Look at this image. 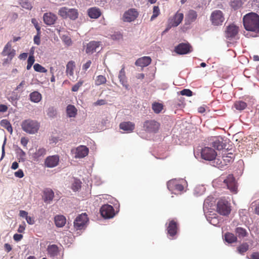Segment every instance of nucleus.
Masks as SVG:
<instances>
[{"mask_svg":"<svg viewBox=\"0 0 259 259\" xmlns=\"http://www.w3.org/2000/svg\"><path fill=\"white\" fill-rule=\"evenodd\" d=\"M243 25L247 31L259 32V16L255 13L246 14L243 18Z\"/></svg>","mask_w":259,"mask_h":259,"instance_id":"nucleus-1","label":"nucleus"},{"mask_svg":"<svg viewBox=\"0 0 259 259\" xmlns=\"http://www.w3.org/2000/svg\"><path fill=\"white\" fill-rule=\"evenodd\" d=\"M21 126L22 130L26 133L34 134L39 130V123L36 120L28 119L22 121Z\"/></svg>","mask_w":259,"mask_h":259,"instance_id":"nucleus-2","label":"nucleus"},{"mask_svg":"<svg viewBox=\"0 0 259 259\" xmlns=\"http://www.w3.org/2000/svg\"><path fill=\"white\" fill-rule=\"evenodd\" d=\"M58 14L63 19L69 18L71 20H76L78 17V12L77 9L68 8L66 7L60 8Z\"/></svg>","mask_w":259,"mask_h":259,"instance_id":"nucleus-3","label":"nucleus"},{"mask_svg":"<svg viewBox=\"0 0 259 259\" xmlns=\"http://www.w3.org/2000/svg\"><path fill=\"white\" fill-rule=\"evenodd\" d=\"M160 123L153 119L147 120L143 122V130L147 133L155 134L158 132Z\"/></svg>","mask_w":259,"mask_h":259,"instance_id":"nucleus-4","label":"nucleus"},{"mask_svg":"<svg viewBox=\"0 0 259 259\" xmlns=\"http://www.w3.org/2000/svg\"><path fill=\"white\" fill-rule=\"evenodd\" d=\"M217 210L218 213L223 215H228L231 212V206L225 199H220L217 203Z\"/></svg>","mask_w":259,"mask_h":259,"instance_id":"nucleus-5","label":"nucleus"},{"mask_svg":"<svg viewBox=\"0 0 259 259\" xmlns=\"http://www.w3.org/2000/svg\"><path fill=\"white\" fill-rule=\"evenodd\" d=\"M210 20L214 26L222 25L225 20L223 13L221 10L213 11L211 14Z\"/></svg>","mask_w":259,"mask_h":259,"instance_id":"nucleus-6","label":"nucleus"},{"mask_svg":"<svg viewBox=\"0 0 259 259\" xmlns=\"http://www.w3.org/2000/svg\"><path fill=\"white\" fill-rule=\"evenodd\" d=\"M88 222V218L85 213L78 215L74 221V227L76 230L83 229Z\"/></svg>","mask_w":259,"mask_h":259,"instance_id":"nucleus-7","label":"nucleus"},{"mask_svg":"<svg viewBox=\"0 0 259 259\" xmlns=\"http://www.w3.org/2000/svg\"><path fill=\"white\" fill-rule=\"evenodd\" d=\"M201 156L204 160L212 161L217 156V153L214 149L205 147L201 150Z\"/></svg>","mask_w":259,"mask_h":259,"instance_id":"nucleus-8","label":"nucleus"},{"mask_svg":"<svg viewBox=\"0 0 259 259\" xmlns=\"http://www.w3.org/2000/svg\"><path fill=\"white\" fill-rule=\"evenodd\" d=\"M101 215L105 219H111L115 215L113 206L109 204H104L100 210Z\"/></svg>","mask_w":259,"mask_h":259,"instance_id":"nucleus-9","label":"nucleus"},{"mask_svg":"<svg viewBox=\"0 0 259 259\" xmlns=\"http://www.w3.org/2000/svg\"><path fill=\"white\" fill-rule=\"evenodd\" d=\"M168 189L171 191L172 193L177 194V192H180L184 190L183 186L179 184L177 179H172L169 181L167 183Z\"/></svg>","mask_w":259,"mask_h":259,"instance_id":"nucleus-10","label":"nucleus"},{"mask_svg":"<svg viewBox=\"0 0 259 259\" xmlns=\"http://www.w3.org/2000/svg\"><path fill=\"white\" fill-rule=\"evenodd\" d=\"M224 182L227 186L228 189L232 192L237 193V186L235 180L232 175H229L227 178L224 180Z\"/></svg>","mask_w":259,"mask_h":259,"instance_id":"nucleus-11","label":"nucleus"},{"mask_svg":"<svg viewBox=\"0 0 259 259\" xmlns=\"http://www.w3.org/2000/svg\"><path fill=\"white\" fill-rule=\"evenodd\" d=\"M210 145L218 150H221L226 147L223 139L221 137H212L210 140Z\"/></svg>","mask_w":259,"mask_h":259,"instance_id":"nucleus-12","label":"nucleus"},{"mask_svg":"<svg viewBox=\"0 0 259 259\" xmlns=\"http://www.w3.org/2000/svg\"><path fill=\"white\" fill-rule=\"evenodd\" d=\"M138 15V12L135 9H130L124 12L122 19L124 22H131L134 21Z\"/></svg>","mask_w":259,"mask_h":259,"instance_id":"nucleus-13","label":"nucleus"},{"mask_svg":"<svg viewBox=\"0 0 259 259\" xmlns=\"http://www.w3.org/2000/svg\"><path fill=\"white\" fill-rule=\"evenodd\" d=\"M191 46L189 44L181 43L175 48V51L178 54H187L192 52Z\"/></svg>","mask_w":259,"mask_h":259,"instance_id":"nucleus-14","label":"nucleus"},{"mask_svg":"<svg viewBox=\"0 0 259 259\" xmlns=\"http://www.w3.org/2000/svg\"><path fill=\"white\" fill-rule=\"evenodd\" d=\"M59 159V156L58 155L49 156L45 159V165L49 168L55 167L58 165Z\"/></svg>","mask_w":259,"mask_h":259,"instance_id":"nucleus-15","label":"nucleus"},{"mask_svg":"<svg viewBox=\"0 0 259 259\" xmlns=\"http://www.w3.org/2000/svg\"><path fill=\"white\" fill-rule=\"evenodd\" d=\"M184 15L182 13L177 12L172 18L169 19V28L178 26L182 21Z\"/></svg>","mask_w":259,"mask_h":259,"instance_id":"nucleus-16","label":"nucleus"},{"mask_svg":"<svg viewBox=\"0 0 259 259\" xmlns=\"http://www.w3.org/2000/svg\"><path fill=\"white\" fill-rule=\"evenodd\" d=\"M101 45L100 41H91L89 42L85 49V52L88 54H92L95 52H99L98 50Z\"/></svg>","mask_w":259,"mask_h":259,"instance_id":"nucleus-17","label":"nucleus"},{"mask_svg":"<svg viewBox=\"0 0 259 259\" xmlns=\"http://www.w3.org/2000/svg\"><path fill=\"white\" fill-rule=\"evenodd\" d=\"M118 78L122 85L124 87L126 90H128L129 85L127 84V77L125 75L124 65H122L121 70L119 71Z\"/></svg>","mask_w":259,"mask_h":259,"instance_id":"nucleus-18","label":"nucleus"},{"mask_svg":"<svg viewBox=\"0 0 259 259\" xmlns=\"http://www.w3.org/2000/svg\"><path fill=\"white\" fill-rule=\"evenodd\" d=\"M238 32V27L234 24H231L227 26L225 31L226 37L231 39L234 38Z\"/></svg>","mask_w":259,"mask_h":259,"instance_id":"nucleus-19","label":"nucleus"},{"mask_svg":"<svg viewBox=\"0 0 259 259\" xmlns=\"http://www.w3.org/2000/svg\"><path fill=\"white\" fill-rule=\"evenodd\" d=\"M89 153V149L85 146H79L75 150V158H82L88 155Z\"/></svg>","mask_w":259,"mask_h":259,"instance_id":"nucleus-20","label":"nucleus"},{"mask_svg":"<svg viewBox=\"0 0 259 259\" xmlns=\"http://www.w3.org/2000/svg\"><path fill=\"white\" fill-rule=\"evenodd\" d=\"M57 19L56 15L52 13H45L43 16L44 22L47 25L50 26L54 24Z\"/></svg>","mask_w":259,"mask_h":259,"instance_id":"nucleus-21","label":"nucleus"},{"mask_svg":"<svg viewBox=\"0 0 259 259\" xmlns=\"http://www.w3.org/2000/svg\"><path fill=\"white\" fill-rule=\"evenodd\" d=\"M198 17L197 13L193 10H190L185 17V24L186 25H190L192 23L195 21Z\"/></svg>","mask_w":259,"mask_h":259,"instance_id":"nucleus-22","label":"nucleus"},{"mask_svg":"<svg viewBox=\"0 0 259 259\" xmlns=\"http://www.w3.org/2000/svg\"><path fill=\"white\" fill-rule=\"evenodd\" d=\"M54 197V193L51 189L47 188L44 191L43 200L48 204H50Z\"/></svg>","mask_w":259,"mask_h":259,"instance_id":"nucleus-23","label":"nucleus"},{"mask_svg":"<svg viewBox=\"0 0 259 259\" xmlns=\"http://www.w3.org/2000/svg\"><path fill=\"white\" fill-rule=\"evenodd\" d=\"M151 62V58L150 57L145 56L137 59L135 62V65L137 66L144 67L148 66Z\"/></svg>","mask_w":259,"mask_h":259,"instance_id":"nucleus-24","label":"nucleus"},{"mask_svg":"<svg viewBox=\"0 0 259 259\" xmlns=\"http://www.w3.org/2000/svg\"><path fill=\"white\" fill-rule=\"evenodd\" d=\"M120 128L127 133H131L135 128V124L132 122H123L119 125Z\"/></svg>","mask_w":259,"mask_h":259,"instance_id":"nucleus-25","label":"nucleus"},{"mask_svg":"<svg viewBox=\"0 0 259 259\" xmlns=\"http://www.w3.org/2000/svg\"><path fill=\"white\" fill-rule=\"evenodd\" d=\"M177 223L174 220L170 221L167 228L168 234L169 236L173 237L177 232Z\"/></svg>","mask_w":259,"mask_h":259,"instance_id":"nucleus-26","label":"nucleus"},{"mask_svg":"<svg viewBox=\"0 0 259 259\" xmlns=\"http://www.w3.org/2000/svg\"><path fill=\"white\" fill-rule=\"evenodd\" d=\"M89 16L92 19H97L101 15V12L99 8L93 7L90 8L88 11Z\"/></svg>","mask_w":259,"mask_h":259,"instance_id":"nucleus-27","label":"nucleus"},{"mask_svg":"<svg viewBox=\"0 0 259 259\" xmlns=\"http://www.w3.org/2000/svg\"><path fill=\"white\" fill-rule=\"evenodd\" d=\"M47 153L46 149L44 147H39L36 149L35 152L33 154V158L35 160H39L43 157Z\"/></svg>","mask_w":259,"mask_h":259,"instance_id":"nucleus-28","label":"nucleus"},{"mask_svg":"<svg viewBox=\"0 0 259 259\" xmlns=\"http://www.w3.org/2000/svg\"><path fill=\"white\" fill-rule=\"evenodd\" d=\"M55 223L57 227H63L66 224V218L61 215H58L55 217Z\"/></svg>","mask_w":259,"mask_h":259,"instance_id":"nucleus-29","label":"nucleus"},{"mask_svg":"<svg viewBox=\"0 0 259 259\" xmlns=\"http://www.w3.org/2000/svg\"><path fill=\"white\" fill-rule=\"evenodd\" d=\"M211 162V164L214 166L217 167L221 170H223L226 168V166L227 164H224L222 163V160L217 158L216 157L212 160V161H210Z\"/></svg>","mask_w":259,"mask_h":259,"instance_id":"nucleus-30","label":"nucleus"},{"mask_svg":"<svg viewBox=\"0 0 259 259\" xmlns=\"http://www.w3.org/2000/svg\"><path fill=\"white\" fill-rule=\"evenodd\" d=\"M66 113L69 117H75L77 114V109L74 105H69L66 108Z\"/></svg>","mask_w":259,"mask_h":259,"instance_id":"nucleus-31","label":"nucleus"},{"mask_svg":"<svg viewBox=\"0 0 259 259\" xmlns=\"http://www.w3.org/2000/svg\"><path fill=\"white\" fill-rule=\"evenodd\" d=\"M30 100L34 103H38L41 99V95L37 91H34L29 95Z\"/></svg>","mask_w":259,"mask_h":259,"instance_id":"nucleus-32","label":"nucleus"},{"mask_svg":"<svg viewBox=\"0 0 259 259\" xmlns=\"http://www.w3.org/2000/svg\"><path fill=\"white\" fill-rule=\"evenodd\" d=\"M243 5L242 0H231L230 2V7L234 10H237L241 8Z\"/></svg>","mask_w":259,"mask_h":259,"instance_id":"nucleus-33","label":"nucleus"},{"mask_svg":"<svg viewBox=\"0 0 259 259\" xmlns=\"http://www.w3.org/2000/svg\"><path fill=\"white\" fill-rule=\"evenodd\" d=\"M207 220L209 222L210 224L214 226L219 225L221 221V220L219 219L218 216L213 214L212 216L207 217Z\"/></svg>","mask_w":259,"mask_h":259,"instance_id":"nucleus-34","label":"nucleus"},{"mask_svg":"<svg viewBox=\"0 0 259 259\" xmlns=\"http://www.w3.org/2000/svg\"><path fill=\"white\" fill-rule=\"evenodd\" d=\"M75 67L74 62L72 61H69L66 65V73L68 75L72 76Z\"/></svg>","mask_w":259,"mask_h":259,"instance_id":"nucleus-35","label":"nucleus"},{"mask_svg":"<svg viewBox=\"0 0 259 259\" xmlns=\"http://www.w3.org/2000/svg\"><path fill=\"white\" fill-rule=\"evenodd\" d=\"M16 154H17V156L18 157L19 161L24 162L26 159V153L25 152L21 149L20 147H17L16 150Z\"/></svg>","mask_w":259,"mask_h":259,"instance_id":"nucleus-36","label":"nucleus"},{"mask_svg":"<svg viewBox=\"0 0 259 259\" xmlns=\"http://www.w3.org/2000/svg\"><path fill=\"white\" fill-rule=\"evenodd\" d=\"M205 188L203 185H198L194 189V194L196 196H201L204 193Z\"/></svg>","mask_w":259,"mask_h":259,"instance_id":"nucleus-37","label":"nucleus"},{"mask_svg":"<svg viewBox=\"0 0 259 259\" xmlns=\"http://www.w3.org/2000/svg\"><path fill=\"white\" fill-rule=\"evenodd\" d=\"M47 250H48L49 254L51 256H54L57 254L58 251V247L56 245L53 244V245L48 246Z\"/></svg>","mask_w":259,"mask_h":259,"instance_id":"nucleus-38","label":"nucleus"},{"mask_svg":"<svg viewBox=\"0 0 259 259\" xmlns=\"http://www.w3.org/2000/svg\"><path fill=\"white\" fill-rule=\"evenodd\" d=\"M225 240L227 242L232 243L237 241V237L232 233H227L225 235Z\"/></svg>","mask_w":259,"mask_h":259,"instance_id":"nucleus-39","label":"nucleus"},{"mask_svg":"<svg viewBox=\"0 0 259 259\" xmlns=\"http://www.w3.org/2000/svg\"><path fill=\"white\" fill-rule=\"evenodd\" d=\"M1 125L7 130L11 134L13 132V128L10 122L7 119H3L0 122Z\"/></svg>","mask_w":259,"mask_h":259,"instance_id":"nucleus-40","label":"nucleus"},{"mask_svg":"<svg viewBox=\"0 0 259 259\" xmlns=\"http://www.w3.org/2000/svg\"><path fill=\"white\" fill-rule=\"evenodd\" d=\"M234 107L236 110L241 111L246 108L247 104L242 101H237L235 102Z\"/></svg>","mask_w":259,"mask_h":259,"instance_id":"nucleus-41","label":"nucleus"},{"mask_svg":"<svg viewBox=\"0 0 259 259\" xmlns=\"http://www.w3.org/2000/svg\"><path fill=\"white\" fill-rule=\"evenodd\" d=\"M235 232L239 238H243L247 236V232L245 229L242 227H237L235 229Z\"/></svg>","mask_w":259,"mask_h":259,"instance_id":"nucleus-42","label":"nucleus"},{"mask_svg":"<svg viewBox=\"0 0 259 259\" xmlns=\"http://www.w3.org/2000/svg\"><path fill=\"white\" fill-rule=\"evenodd\" d=\"M47 114L51 118H55L57 115V109L54 107H50L47 110Z\"/></svg>","mask_w":259,"mask_h":259,"instance_id":"nucleus-43","label":"nucleus"},{"mask_svg":"<svg viewBox=\"0 0 259 259\" xmlns=\"http://www.w3.org/2000/svg\"><path fill=\"white\" fill-rule=\"evenodd\" d=\"M249 248V245L247 243H244L237 247V251L240 254H243Z\"/></svg>","mask_w":259,"mask_h":259,"instance_id":"nucleus-44","label":"nucleus"},{"mask_svg":"<svg viewBox=\"0 0 259 259\" xmlns=\"http://www.w3.org/2000/svg\"><path fill=\"white\" fill-rule=\"evenodd\" d=\"M106 81V78L104 76L100 75L97 76L96 77L95 80V84L99 86L105 83Z\"/></svg>","mask_w":259,"mask_h":259,"instance_id":"nucleus-45","label":"nucleus"},{"mask_svg":"<svg viewBox=\"0 0 259 259\" xmlns=\"http://www.w3.org/2000/svg\"><path fill=\"white\" fill-rule=\"evenodd\" d=\"M163 109V105L159 103H155L152 105V109L156 113H160Z\"/></svg>","mask_w":259,"mask_h":259,"instance_id":"nucleus-46","label":"nucleus"},{"mask_svg":"<svg viewBox=\"0 0 259 259\" xmlns=\"http://www.w3.org/2000/svg\"><path fill=\"white\" fill-rule=\"evenodd\" d=\"M33 68L35 71L40 73H46L47 71V70L45 67L38 63H36L33 65Z\"/></svg>","mask_w":259,"mask_h":259,"instance_id":"nucleus-47","label":"nucleus"},{"mask_svg":"<svg viewBox=\"0 0 259 259\" xmlns=\"http://www.w3.org/2000/svg\"><path fill=\"white\" fill-rule=\"evenodd\" d=\"M122 33L119 31L114 32L110 35L111 38L114 40H119L122 38Z\"/></svg>","mask_w":259,"mask_h":259,"instance_id":"nucleus-48","label":"nucleus"},{"mask_svg":"<svg viewBox=\"0 0 259 259\" xmlns=\"http://www.w3.org/2000/svg\"><path fill=\"white\" fill-rule=\"evenodd\" d=\"M81 188V182L79 180H75L72 185V189L74 191H77Z\"/></svg>","mask_w":259,"mask_h":259,"instance_id":"nucleus-49","label":"nucleus"},{"mask_svg":"<svg viewBox=\"0 0 259 259\" xmlns=\"http://www.w3.org/2000/svg\"><path fill=\"white\" fill-rule=\"evenodd\" d=\"M12 48V45L11 42H8L6 46H5L3 51L2 52L3 56H6L8 54V52H9Z\"/></svg>","mask_w":259,"mask_h":259,"instance_id":"nucleus-50","label":"nucleus"},{"mask_svg":"<svg viewBox=\"0 0 259 259\" xmlns=\"http://www.w3.org/2000/svg\"><path fill=\"white\" fill-rule=\"evenodd\" d=\"M34 57L32 55H30L27 60V65L26 68L27 70H29L34 62Z\"/></svg>","mask_w":259,"mask_h":259,"instance_id":"nucleus-51","label":"nucleus"},{"mask_svg":"<svg viewBox=\"0 0 259 259\" xmlns=\"http://www.w3.org/2000/svg\"><path fill=\"white\" fill-rule=\"evenodd\" d=\"M213 198L211 197H208L206 199H205L203 203L204 208H208L209 206H211L212 204Z\"/></svg>","mask_w":259,"mask_h":259,"instance_id":"nucleus-52","label":"nucleus"},{"mask_svg":"<svg viewBox=\"0 0 259 259\" xmlns=\"http://www.w3.org/2000/svg\"><path fill=\"white\" fill-rule=\"evenodd\" d=\"M180 94L183 96L191 97L192 96V92L189 89H184L180 91Z\"/></svg>","mask_w":259,"mask_h":259,"instance_id":"nucleus-53","label":"nucleus"},{"mask_svg":"<svg viewBox=\"0 0 259 259\" xmlns=\"http://www.w3.org/2000/svg\"><path fill=\"white\" fill-rule=\"evenodd\" d=\"M83 83V81L82 80L79 81L78 82H77L76 84H75L72 87V91L73 92H77L79 88L82 85Z\"/></svg>","mask_w":259,"mask_h":259,"instance_id":"nucleus-54","label":"nucleus"},{"mask_svg":"<svg viewBox=\"0 0 259 259\" xmlns=\"http://www.w3.org/2000/svg\"><path fill=\"white\" fill-rule=\"evenodd\" d=\"M31 23L34 26V27L37 31V33H41L40 27L38 25L37 20L35 18H33L31 19Z\"/></svg>","mask_w":259,"mask_h":259,"instance_id":"nucleus-55","label":"nucleus"},{"mask_svg":"<svg viewBox=\"0 0 259 259\" xmlns=\"http://www.w3.org/2000/svg\"><path fill=\"white\" fill-rule=\"evenodd\" d=\"M223 160L224 162H229L230 161L234 159V155L232 153H228L227 155L225 156L224 155L223 156Z\"/></svg>","mask_w":259,"mask_h":259,"instance_id":"nucleus-56","label":"nucleus"},{"mask_svg":"<svg viewBox=\"0 0 259 259\" xmlns=\"http://www.w3.org/2000/svg\"><path fill=\"white\" fill-rule=\"evenodd\" d=\"M40 33H37V34L34 36V43L37 45H39L40 44Z\"/></svg>","mask_w":259,"mask_h":259,"instance_id":"nucleus-57","label":"nucleus"},{"mask_svg":"<svg viewBox=\"0 0 259 259\" xmlns=\"http://www.w3.org/2000/svg\"><path fill=\"white\" fill-rule=\"evenodd\" d=\"M15 176L19 178H22L24 176V173L22 169H19L18 171L15 172Z\"/></svg>","mask_w":259,"mask_h":259,"instance_id":"nucleus-58","label":"nucleus"},{"mask_svg":"<svg viewBox=\"0 0 259 259\" xmlns=\"http://www.w3.org/2000/svg\"><path fill=\"white\" fill-rule=\"evenodd\" d=\"M92 64V62L90 60L88 61L85 64H84L82 66V70L84 71L87 70L89 68L91 65Z\"/></svg>","mask_w":259,"mask_h":259,"instance_id":"nucleus-59","label":"nucleus"},{"mask_svg":"<svg viewBox=\"0 0 259 259\" xmlns=\"http://www.w3.org/2000/svg\"><path fill=\"white\" fill-rule=\"evenodd\" d=\"M15 55V51L14 50H11L6 56H8V58L11 60Z\"/></svg>","mask_w":259,"mask_h":259,"instance_id":"nucleus-60","label":"nucleus"},{"mask_svg":"<svg viewBox=\"0 0 259 259\" xmlns=\"http://www.w3.org/2000/svg\"><path fill=\"white\" fill-rule=\"evenodd\" d=\"M23 238V235L20 234H15L13 236V239L16 241H20Z\"/></svg>","mask_w":259,"mask_h":259,"instance_id":"nucleus-61","label":"nucleus"},{"mask_svg":"<svg viewBox=\"0 0 259 259\" xmlns=\"http://www.w3.org/2000/svg\"><path fill=\"white\" fill-rule=\"evenodd\" d=\"M19 215L21 217L26 219L28 217V212L25 210H20Z\"/></svg>","mask_w":259,"mask_h":259,"instance_id":"nucleus-62","label":"nucleus"},{"mask_svg":"<svg viewBox=\"0 0 259 259\" xmlns=\"http://www.w3.org/2000/svg\"><path fill=\"white\" fill-rule=\"evenodd\" d=\"M28 142V140L25 138L23 137L21 139V143L24 147H26Z\"/></svg>","mask_w":259,"mask_h":259,"instance_id":"nucleus-63","label":"nucleus"},{"mask_svg":"<svg viewBox=\"0 0 259 259\" xmlns=\"http://www.w3.org/2000/svg\"><path fill=\"white\" fill-rule=\"evenodd\" d=\"M250 259H259V252H253L251 255Z\"/></svg>","mask_w":259,"mask_h":259,"instance_id":"nucleus-64","label":"nucleus"}]
</instances>
